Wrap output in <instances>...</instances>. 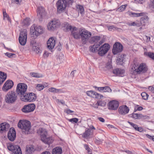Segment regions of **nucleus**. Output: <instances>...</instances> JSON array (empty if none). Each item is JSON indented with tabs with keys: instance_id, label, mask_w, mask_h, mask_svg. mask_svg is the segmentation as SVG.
<instances>
[{
	"instance_id": "c85d7f7f",
	"label": "nucleus",
	"mask_w": 154,
	"mask_h": 154,
	"mask_svg": "<svg viewBox=\"0 0 154 154\" xmlns=\"http://www.w3.org/2000/svg\"><path fill=\"white\" fill-rule=\"evenodd\" d=\"M124 59V55H119L117 57L116 62L118 64H122L123 63V61Z\"/></svg>"
},
{
	"instance_id": "20e7f679",
	"label": "nucleus",
	"mask_w": 154,
	"mask_h": 154,
	"mask_svg": "<svg viewBox=\"0 0 154 154\" xmlns=\"http://www.w3.org/2000/svg\"><path fill=\"white\" fill-rule=\"evenodd\" d=\"M74 0H59L57 3V11L60 13L63 11L66 8V3L71 5L74 2Z\"/></svg>"
},
{
	"instance_id": "bb28decb",
	"label": "nucleus",
	"mask_w": 154,
	"mask_h": 154,
	"mask_svg": "<svg viewBox=\"0 0 154 154\" xmlns=\"http://www.w3.org/2000/svg\"><path fill=\"white\" fill-rule=\"evenodd\" d=\"M35 150V149L31 145L28 146L26 149V154H32Z\"/></svg>"
},
{
	"instance_id": "774afa93",
	"label": "nucleus",
	"mask_w": 154,
	"mask_h": 154,
	"mask_svg": "<svg viewBox=\"0 0 154 154\" xmlns=\"http://www.w3.org/2000/svg\"><path fill=\"white\" fill-rule=\"evenodd\" d=\"M39 48L38 46V47H37L34 50V51H35L37 53H38L40 51Z\"/></svg>"
},
{
	"instance_id": "5701e85b",
	"label": "nucleus",
	"mask_w": 154,
	"mask_h": 154,
	"mask_svg": "<svg viewBox=\"0 0 154 154\" xmlns=\"http://www.w3.org/2000/svg\"><path fill=\"white\" fill-rule=\"evenodd\" d=\"M77 29L75 27L73 26L72 29V33L74 38L75 39H78L80 38V34L79 31L77 30Z\"/></svg>"
},
{
	"instance_id": "79ce46f5",
	"label": "nucleus",
	"mask_w": 154,
	"mask_h": 154,
	"mask_svg": "<svg viewBox=\"0 0 154 154\" xmlns=\"http://www.w3.org/2000/svg\"><path fill=\"white\" fill-rule=\"evenodd\" d=\"M133 127L136 130L139 131L140 132H141L143 131V129L142 128L138 127V126L135 124L134 125Z\"/></svg>"
},
{
	"instance_id": "c756f323",
	"label": "nucleus",
	"mask_w": 154,
	"mask_h": 154,
	"mask_svg": "<svg viewBox=\"0 0 154 154\" xmlns=\"http://www.w3.org/2000/svg\"><path fill=\"white\" fill-rule=\"evenodd\" d=\"M62 153V149L61 147H57L54 148L52 150L53 154H61Z\"/></svg>"
},
{
	"instance_id": "bf43d9fd",
	"label": "nucleus",
	"mask_w": 154,
	"mask_h": 154,
	"mask_svg": "<svg viewBox=\"0 0 154 154\" xmlns=\"http://www.w3.org/2000/svg\"><path fill=\"white\" fill-rule=\"evenodd\" d=\"M145 0H134V1L136 3L142 4L145 1Z\"/></svg>"
},
{
	"instance_id": "6e6d98bb",
	"label": "nucleus",
	"mask_w": 154,
	"mask_h": 154,
	"mask_svg": "<svg viewBox=\"0 0 154 154\" xmlns=\"http://www.w3.org/2000/svg\"><path fill=\"white\" fill-rule=\"evenodd\" d=\"M129 25L131 26H139L140 25L139 24L135 22H133L130 24H129Z\"/></svg>"
},
{
	"instance_id": "0eeeda50",
	"label": "nucleus",
	"mask_w": 154,
	"mask_h": 154,
	"mask_svg": "<svg viewBox=\"0 0 154 154\" xmlns=\"http://www.w3.org/2000/svg\"><path fill=\"white\" fill-rule=\"evenodd\" d=\"M33 26L31 27L30 29V33L33 35H35L36 36L40 35L44 32V30L42 26Z\"/></svg>"
},
{
	"instance_id": "4468645a",
	"label": "nucleus",
	"mask_w": 154,
	"mask_h": 154,
	"mask_svg": "<svg viewBox=\"0 0 154 154\" xmlns=\"http://www.w3.org/2000/svg\"><path fill=\"white\" fill-rule=\"evenodd\" d=\"M123 48L122 45L119 42H116L113 45L112 52L114 54L121 52Z\"/></svg>"
},
{
	"instance_id": "09e8293b",
	"label": "nucleus",
	"mask_w": 154,
	"mask_h": 154,
	"mask_svg": "<svg viewBox=\"0 0 154 154\" xmlns=\"http://www.w3.org/2000/svg\"><path fill=\"white\" fill-rule=\"evenodd\" d=\"M69 122H71L72 123H77L79 120V119L77 118H73L68 119Z\"/></svg>"
},
{
	"instance_id": "5fc2aeb1",
	"label": "nucleus",
	"mask_w": 154,
	"mask_h": 154,
	"mask_svg": "<svg viewBox=\"0 0 154 154\" xmlns=\"http://www.w3.org/2000/svg\"><path fill=\"white\" fill-rule=\"evenodd\" d=\"M7 74L3 72L0 71V77H7Z\"/></svg>"
},
{
	"instance_id": "c03bdc74",
	"label": "nucleus",
	"mask_w": 154,
	"mask_h": 154,
	"mask_svg": "<svg viewBox=\"0 0 154 154\" xmlns=\"http://www.w3.org/2000/svg\"><path fill=\"white\" fill-rule=\"evenodd\" d=\"M44 88V87L43 85H42L41 84H38L37 85L35 88L38 91H40L42 90Z\"/></svg>"
},
{
	"instance_id": "f03ea898",
	"label": "nucleus",
	"mask_w": 154,
	"mask_h": 154,
	"mask_svg": "<svg viewBox=\"0 0 154 154\" xmlns=\"http://www.w3.org/2000/svg\"><path fill=\"white\" fill-rule=\"evenodd\" d=\"M38 133L40 134L41 140L45 143L49 144L53 142L51 138L47 135V132L45 129L40 128L38 130Z\"/></svg>"
},
{
	"instance_id": "f3484780",
	"label": "nucleus",
	"mask_w": 154,
	"mask_h": 154,
	"mask_svg": "<svg viewBox=\"0 0 154 154\" xmlns=\"http://www.w3.org/2000/svg\"><path fill=\"white\" fill-rule=\"evenodd\" d=\"M16 133L14 128H11L8 131V137L9 140L14 141L15 139Z\"/></svg>"
},
{
	"instance_id": "aec40b11",
	"label": "nucleus",
	"mask_w": 154,
	"mask_h": 154,
	"mask_svg": "<svg viewBox=\"0 0 154 154\" xmlns=\"http://www.w3.org/2000/svg\"><path fill=\"white\" fill-rule=\"evenodd\" d=\"M55 45V41L54 37L50 38L47 43L48 48L49 49H53Z\"/></svg>"
},
{
	"instance_id": "37998d69",
	"label": "nucleus",
	"mask_w": 154,
	"mask_h": 154,
	"mask_svg": "<svg viewBox=\"0 0 154 154\" xmlns=\"http://www.w3.org/2000/svg\"><path fill=\"white\" fill-rule=\"evenodd\" d=\"M98 106H104L106 105V103L104 101L99 100L97 102Z\"/></svg>"
},
{
	"instance_id": "dca6fc26",
	"label": "nucleus",
	"mask_w": 154,
	"mask_h": 154,
	"mask_svg": "<svg viewBox=\"0 0 154 154\" xmlns=\"http://www.w3.org/2000/svg\"><path fill=\"white\" fill-rule=\"evenodd\" d=\"M14 85L13 81L10 80L7 81L4 85L2 90L3 91L6 92L11 89Z\"/></svg>"
},
{
	"instance_id": "de8ad7c7",
	"label": "nucleus",
	"mask_w": 154,
	"mask_h": 154,
	"mask_svg": "<svg viewBox=\"0 0 154 154\" xmlns=\"http://www.w3.org/2000/svg\"><path fill=\"white\" fill-rule=\"evenodd\" d=\"M106 68L107 69H109L112 68V65L111 64V61H110L106 63Z\"/></svg>"
},
{
	"instance_id": "e2e57ef3",
	"label": "nucleus",
	"mask_w": 154,
	"mask_h": 154,
	"mask_svg": "<svg viewBox=\"0 0 154 154\" xmlns=\"http://www.w3.org/2000/svg\"><path fill=\"white\" fill-rule=\"evenodd\" d=\"M85 148L86 149L88 152H90V149L88 146L86 144L84 145Z\"/></svg>"
},
{
	"instance_id": "864d4df0",
	"label": "nucleus",
	"mask_w": 154,
	"mask_h": 154,
	"mask_svg": "<svg viewBox=\"0 0 154 154\" xmlns=\"http://www.w3.org/2000/svg\"><path fill=\"white\" fill-rule=\"evenodd\" d=\"M103 97V96L100 94H98L97 93L96 94V96L95 98H98L99 99H101Z\"/></svg>"
},
{
	"instance_id": "393cba45",
	"label": "nucleus",
	"mask_w": 154,
	"mask_h": 154,
	"mask_svg": "<svg viewBox=\"0 0 154 154\" xmlns=\"http://www.w3.org/2000/svg\"><path fill=\"white\" fill-rule=\"evenodd\" d=\"M125 70L124 69L119 68H116L113 69V73L117 76H123L122 75L124 73Z\"/></svg>"
},
{
	"instance_id": "4d7b16f0",
	"label": "nucleus",
	"mask_w": 154,
	"mask_h": 154,
	"mask_svg": "<svg viewBox=\"0 0 154 154\" xmlns=\"http://www.w3.org/2000/svg\"><path fill=\"white\" fill-rule=\"evenodd\" d=\"M90 106L92 107H93L95 108H97L98 107V105L97 102L96 103H93L92 104H91Z\"/></svg>"
},
{
	"instance_id": "423d86ee",
	"label": "nucleus",
	"mask_w": 154,
	"mask_h": 154,
	"mask_svg": "<svg viewBox=\"0 0 154 154\" xmlns=\"http://www.w3.org/2000/svg\"><path fill=\"white\" fill-rule=\"evenodd\" d=\"M36 98V97L35 94L32 93H26L24 95L20 96L21 100L25 102H32L35 101Z\"/></svg>"
},
{
	"instance_id": "412c9836",
	"label": "nucleus",
	"mask_w": 154,
	"mask_h": 154,
	"mask_svg": "<svg viewBox=\"0 0 154 154\" xmlns=\"http://www.w3.org/2000/svg\"><path fill=\"white\" fill-rule=\"evenodd\" d=\"M9 128L8 124L2 123L0 124V133H2L8 131Z\"/></svg>"
},
{
	"instance_id": "7ed1b4c3",
	"label": "nucleus",
	"mask_w": 154,
	"mask_h": 154,
	"mask_svg": "<svg viewBox=\"0 0 154 154\" xmlns=\"http://www.w3.org/2000/svg\"><path fill=\"white\" fill-rule=\"evenodd\" d=\"M79 32L82 43L85 44L88 41L89 38L91 37V32L85 28H82L79 29Z\"/></svg>"
},
{
	"instance_id": "4be33fe9",
	"label": "nucleus",
	"mask_w": 154,
	"mask_h": 154,
	"mask_svg": "<svg viewBox=\"0 0 154 154\" xmlns=\"http://www.w3.org/2000/svg\"><path fill=\"white\" fill-rule=\"evenodd\" d=\"M37 16L39 18H42L45 13L44 8L42 6L39 7L37 8Z\"/></svg>"
},
{
	"instance_id": "338daca9",
	"label": "nucleus",
	"mask_w": 154,
	"mask_h": 154,
	"mask_svg": "<svg viewBox=\"0 0 154 154\" xmlns=\"http://www.w3.org/2000/svg\"><path fill=\"white\" fill-rule=\"evenodd\" d=\"M76 72V71L75 70L72 71L70 74V76L72 77H74L75 76V74Z\"/></svg>"
},
{
	"instance_id": "680f3d73",
	"label": "nucleus",
	"mask_w": 154,
	"mask_h": 154,
	"mask_svg": "<svg viewBox=\"0 0 154 154\" xmlns=\"http://www.w3.org/2000/svg\"><path fill=\"white\" fill-rule=\"evenodd\" d=\"M148 89L152 93H154V88L152 86H149Z\"/></svg>"
},
{
	"instance_id": "13d9d810",
	"label": "nucleus",
	"mask_w": 154,
	"mask_h": 154,
	"mask_svg": "<svg viewBox=\"0 0 154 154\" xmlns=\"http://www.w3.org/2000/svg\"><path fill=\"white\" fill-rule=\"evenodd\" d=\"M6 78H0V85H1Z\"/></svg>"
},
{
	"instance_id": "72a5a7b5",
	"label": "nucleus",
	"mask_w": 154,
	"mask_h": 154,
	"mask_svg": "<svg viewBox=\"0 0 154 154\" xmlns=\"http://www.w3.org/2000/svg\"><path fill=\"white\" fill-rule=\"evenodd\" d=\"M144 54L145 56L148 57L154 60V53L145 52Z\"/></svg>"
},
{
	"instance_id": "a878e982",
	"label": "nucleus",
	"mask_w": 154,
	"mask_h": 154,
	"mask_svg": "<svg viewBox=\"0 0 154 154\" xmlns=\"http://www.w3.org/2000/svg\"><path fill=\"white\" fill-rule=\"evenodd\" d=\"M94 87L96 88H97V90L99 91H102L103 92H111L112 91L111 89L108 86L99 87L95 86Z\"/></svg>"
},
{
	"instance_id": "1a4fd4ad",
	"label": "nucleus",
	"mask_w": 154,
	"mask_h": 154,
	"mask_svg": "<svg viewBox=\"0 0 154 154\" xmlns=\"http://www.w3.org/2000/svg\"><path fill=\"white\" fill-rule=\"evenodd\" d=\"M27 89V86L24 83H19L17 88V92L18 94L20 96L24 95Z\"/></svg>"
},
{
	"instance_id": "9b49d317",
	"label": "nucleus",
	"mask_w": 154,
	"mask_h": 154,
	"mask_svg": "<svg viewBox=\"0 0 154 154\" xmlns=\"http://www.w3.org/2000/svg\"><path fill=\"white\" fill-rule=\"evenodd\" d=\"M27 33L26 30H23L20 32L19 38V42L22 45H24L26 43Z\"/></svg>"
},
{
	"instance_id": "2f4dec72",
	"label": "nucleus",
	"mask_w": 154,
	"mask_h": 154,
	"mask_svg": "<svg viewBox=\"0 0 154 154\" xmlns=\"http://www.w3.org/2000/svg\"><path fill=\"white\" fill-rule=\"evenodd\" d=\"M148 20V17L146 16H144L141 18L140 20V23L144 26L145 23L147 22Z\"/></svg>"
},
{
	"instance_id": "69168bd1",
	"label": "nucleus",
	"mask_w": 154,
	"mask_h": 154,
	"mask_svg": "<svg viewBox=\"0 0 154 154\" xmlns=\"http://www.w3.org/2000/svg\"><path fill=\"white\" fill-rule=\"evenodd\" d=\"M65 112L68 114H70L73 112V111L70 110V109H68L65 111Z\"/></svg>"
},
{
	"instance_id": "a19ab883",
	"label": "nucleus",
	"mask_w": 154,
	"mask_h": 154,
	"mask_svg": "<svg viewBox=\"0 0 154 154\" xmlns=\"http://www.w3.org/2000/svg\"><path fill=\"white\" fill-rule=\"evenodd\" d=\"M48 90L51 92L54 93H57L60 92L61 90L57 89L54 88H49Z\"/></svg>"
},
{
	"instance_id": "58836bf2",
	"label": "nucleus",
	"mask_w": 154,
	"mask_h": 154,
	"mask_svg": "<svg viewBox=\"0 0 154 154\" xmlns=\"http://www.w3.org/2000/svg\"><path fill=\"white\" fill-rule=\"evenodd\" d=\"M31 44L32 47V49L34 51L37 47L38 46V44L35 41H32L31 42Z\"/></svg>"
},
{
	"instance_id": "2eb2a0df",
	"label": "nucleus",
	"mask_w": 154,
	"mask_h": 154,
	"mask_svg": "<svg viewBox=\"0 0 154 154\" xmlns=\"http://www.w3.org/2000/svg\"><path fill=\"white\" fill-rule=\"evenodd\" d=\"M35 107V106L34 104H30L24 106L22 109V111L24 112L28 113L34 111Z\"/></svg>"
},
{
	"instance_id": "8fccbe9b",
	"label": "nucleus",
	"mask_w": 154,
	"mask_h": 154,
	"mask_svg": "<svg viewBox=\"0 0 154 154\" xmlns=\"http://www.w3.org/2000/svg\"><path fill=\"white\" fill-rule=\"evenodd\" d=\"M23 23L26 25H28L30 23L29 19L26 18L23 21Z\"/></svg>"
},
{
	"instance_id": "f704fd0d",
	"label": "nucleus",
	"mask_w": 154,
	"mask_h": 154,
	"mask_svg": "<svg viewBox=\"0 0 154 154\" xmlns=\"http://www.w3.org/2000/svg\"><path fill=\"white\" fill-rule=\"evenodd\" d=\"M91 130L88 129H86L85 132L83 134L82 137L84 138H88L90 135Z\"/></svg>"
},
{
	"instance_id": "a18cd8bd",
	"label": "nucleus",
	"mask_w": 154,
	"mask_h": 154,
	"mask_svg": "<svg viewBox=\"0 0 154 154\" xmlns=\"http://www.w3.org/2000/svg\"><path fill=\"white\" fill-rule=\"evenodd\" d=\"M126 6H127V5H122L118 8V10L120 12H122L125 9Z\"/></svg>"
},
{
	"instance_id": "6e6552de",
	"label": "nucleus",
	"mask_w": 154,
	"mask_h": 154,
	"mask_svg": "<svg viewBox=\"0 0 154 154\" xmlns=\"http://www.w3.org/2000/svg\"><path fill=\"white\" fill-rule=\"evenodd\" d=\"M60 25V21L54 19L49 23L47 26V29L50 31H54L59 27Z\"/></svg>"
},
{
	"instance_id": "f8f14e48",
	"label": "nucleus",
	"mask_w": 154,
	"mask_h": 154,
	"mask_svg": "<svg viewBox=\"0 0 154 154\" xmlns=\"http://www.w3.org/2000/svg\"><path fill=\"white\" fill-rule=\"evenodd\" d=\"M147 70V66L144 63L140 64L137 69H135L134 71V73L135 75L139 74L141 73H144Z\"/></svg>"
},
{
	"instance_id": "603ef678",
	"label": "nucleus",
	"mask_w": 154,
	"mask_h": 154,
	"mask_svg": "<svg viewBox=\"0 0 154 154\" xmlns=\"http://www.w3.org/2000/svg\"><path fill=\"white\" fill-rule=\"evenodd\" d=\"M5 55L10 58L13 57V56H14V57H15L16 55L14 54L10 53H7L5 54Z\"/></svg>"
},
{
	"instance_id": "4c0bfd02",
	"label": "nucleus",
	"mask_w": 154,
	"mask_h": 154,
	"mask_svg": "<svg viewBox=\"0 0 154 154\" xmlns=\"http://www.w3.org/2000/svg\"><path fill=\"white\" fill-rule=\"evenodd\" d=\"M3 14L4 20L6 19L10 22H11V19L9 17V15L6 13V11H3Z\"/></svg>"
},
{
	"instance_id": "b1692460",
	"label": "nucleus",
	"mask_w": 154,
	"mask_h": 154,
	"mask_svg": "<svg viewBox=\"0 0 154 154\" xmlns=\"http://www.w3.org/2000/svg\"><path fill=\"white\" fill-rule=\"evenodd\" d=\"M129 116L135 119H144L146 118L147 116H144L141 114L137 113H133L130 115Z\"/></svg>"
},
{
	"instance_id": "ddd939ff",
	"label": "nucleus",
	"mask_w": 154,
	"mask_h": 154,
	"mask_svg": "<svg viewBox=\"0 0 154 154\" xmlns=\"http://www.w3.org/2000/svg\"><path fill=\"white\" fill-rule=\"evenodd\" d=\"M110 48L109 45L105 43L100 47L98 50V53L100 56H103L108 51Z\"/></svg>"
},
{
	"instance_id": "9d476101",
	"label": "nucleus",
	"mask_w": 154,
	"mask_h": 154,
	"mask_svg": "<svg viewBox=\"0 0 154 154\" xmlns=\"http://www.w3.org/2000/svg\"><path fill=\"white\" fill-rule=\"evenodd\" d=\"M8 149L13 152L12 154H22L21 149L18 145H14L11 144L8 145Z\"/></svg>"
},
{
	"instance_id": "e433bc0d",
	"label": "nucleus",
	"mask_w": 154,
	"mask_h": 154,
	"mask_svg": "<svg viewBox=\"0 0 154 154\" xmlns=\"http://www.w3.org/2000/svg\"><path fill=\"white\" fill-rule=\"evenodd\" d=\"M99 47V45H97L95 44L91 46L90 47V50L91 51L94 52H95L97 50V48Z\"/></svg>"
},
{
	"instance_id": "473e14b6",
	"label": "nucleus",
	"mask_w": 154,
	"mask_h": 154,
	"mask_svg": "<svg viewBox=\"0 0 154 154\" xmlns=\"http://www.w3.org/2000/svg\"><path fill=\"white\" fill-rule=\"evenodd\" d=\"M144 14V13H136L132 12H130L129 13V15L132 17H139L142 16Z\"/></svg>"
},
{
	"instance_id": "3c124183",
	"label": "nucleus",
	"mask_w": 154,
	"mask_h": 154,
	"mask_svg": "<svg viewBox=\"0 0 154 154\" xmlns=\"http://www.w3.org/2000/svg\"><path fill=\"white\" fill-rule=\"evenodd\" d=\"M30 75L32 77H41V75L36 73L31 72L30 73Z\"/></svg>"
},
{
	"instance_id": "6ab92c4d",
	"label": "nucleus",
	"mask_w": 154,
	"mask_h": 154,
	"mask_svg": "<svg viewBox=\"0 0 154 154\" xmlns=\"http://www.w3.org/2000/svg\"><path fill=\"white\" fill-rule=\"evenodd\" d=\"M129 109L126 105L120 106L119 109V113L121 115H125L128 113Z\"/></svg>"
},
{
	"instance_id": "49530a36",
	"label": "nucleus",
	"mask_w": 154,
	"mask_h": 154,
	"mask_svg": "<svg viewBox=\"0 0 154 154\" xmlns=\"http://www.w3.org/2000/svg\"><path fill=\"white\" fill-rule=\"evenodd\" d=\"M141 96L143 99L146 100L147 99L149 95L145 92H143L141 93Z\"/></svg>"
},
{
	"instance_id": "c9c22d12",
	"label": "nucleus",
	"mask_w": 154,
	"mask_h": 154,
	"mask_svg": "<svg viewBox=\"0 0 154 154\" xmlns=\"http://www.w3.org/2000/svg\"><path fill=\"white\" fill-rule=\"evenodd\" d=\"M96 92H94L92 91H88L86 92L87 94L91 97L93 98H95L96 96Z\"/></svg>"
},
{
	"instance_id": "052dcab7",
	"label": "nucleus",
	"mask_w": 154,
	"mask_h": 154,
	"mask_svg": "<svg viewBox=\"0 0 154 154\" xmlns=\"http://www.w3.org/2000/svg\"><path fill=\"white\" fill-rule=\"evenodd\" d=\"M109 30L111 31L112 29H114L116 28L114 26H109L108 27Z\"/></svg>"
},
{
	"instance_id": "ea45409f",
	"label": "nucleus",
	"mask_w": 154,
	"mask_h": 154,
	"mask_svg": "<svg viewBox=\"0 0 154 154\" xmlns=\"http://www.w3.org/2000/svg\"><path fill=\"white\" fill-rule=\"evenodd\" d=\"M100 37L98 36H95L92 38V41L95 42V44H97L98 42L99 41Z\"/></svg>"
},
{
	"instance_id": "0e129e2a",
	"label": "nucleus",
	"mask_w": 154,
	"mask_h": 154,
	"mask_svg": "<svg viewBox=\"0 0 154 154\" xmlns=\"http://www.w3.org/2000/svg\"><path fill=\"white\" fill-rule=\"evenodd\" d=\"M150 5L151 7L154 9V0H150Z\"/></svg>"
},
{
	"instance_id": "39448f33",
	"label": "nucleus",
	"mask_w": 154,
	"mask_h": 154,
	"mask_svg": "<svg viewBox=\"0 0 154 154\" xmlns=\"http://www.w3.org/2000/svg\"><path fill=\"white\" fill-rule=\"evenodd\" d=\"M17 99V95L14 91L9 92L5 96V100L8 103H13Z\"/></svg>"
},
{
	"instance_id": "f257e3e1",
	"label": "nucleus",
	"mask_w": 154,
	"mask_h": 154,
	"mask_svg": "<svg viewBox=\"0 0 154 154\" xmlns=\"http://www.w3.org/2000/svg\"><path fill=\"white\" fill-rule=\"evenodd\" d=\"M17 126L19 128L21 129L23 133L28 134L30 133L31 124L29 121L20 120L18 122Z\"/></svg>"
},
{
	"instance_id": "a211bd4d",
	"label": "nucleus",
	"mask_w": 154,
	"mask_h": 154,
	"mask_svg": "<svg viewBox=\"0 0 154 154\" xmlns=\"http://www.w3.org/2000/svg\"><path fill=\"white\" fill-rule=\"evenodd\" d=\"M119 106L118 101L113 100L108 103V108L110 109L115 110Z\"/></svg>"
},
{
	"instance_id": "cd10ccee",
	"label": "nucleus",
	"mask_w": 154,
	"mask_h": 154,
	"mask_svg": "<svg viewBox=\"0 0 154 154\" xmlns=\"http://www.w3.org/2000/svg\"><path fill=\"white\" fill-rule=\"evenodd\" d=\"M73 26L69 25L67 23H65L63 26V29L65 32H67L69 31H72Z\"/></svg>"
},
{
	"instance_id": "7c9ffc66",
	"label": "nucleus",
	"mask_w": 154,
	"mask_h": 154,
	"mask_svg": "<svg viewBox=\"0 0 154 154\" xmlns=\"http://www.w3.org/2000/svg\"><path fill=\"white\" fill-rule=\"evenodd\" d=\"M76 10L81 14H83L84 13V9L83 7L80 5H77L76 7Z\"/></svg>"
}]
</instances>
